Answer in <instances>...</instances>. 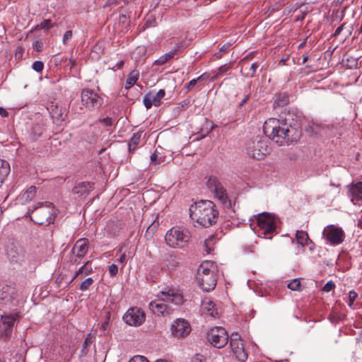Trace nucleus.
<instances>
[{
	"label": "nucleus",
	"mask_w": 362,
	"mask_h": 362,
	"mask_svg": "<svg viewBox=\"0 0 362 362\" xmlns=\"http://www.w3.org/2000/svg\"><path fill=\"white\" fill-rule=\"evenodd\" d=\"M263 131L279 145L296 141L300 135L284 119L269 118L263 125Z\"/></svg>",
	"instance_id": "nucleus-1"
},
{
	"label": "nucleus",
	"mask_w": 362,
	"mask_h": 362,
	"mask_svg": "<svg viewBox=\"0 0 362 362\" xmlns=\"http://www.w3.org/2000/svg\"><path fill=\"white\" fill-rule=\"evenodd\" d=\"M182 303L183 296L178 290L168 288L160 291L158 295V298L149 303L148 308L153 314L166 317L171 315L173 311L170 303L179 305Z\"/></svg>",
	"instance_id": "nucleus-2"
},
{
	"label": "nucleus",
	"mask_w": 362,
	"mask_h": 362,
	"mask_svg": "<svg viewBox=\"0 0 362 362\" xmlns=\"http://www.w3.org/2000/svg\"><path fill=\"white\" fill-rule=\"evenodd\" d=\"M190 218L200 226L208 228L217 222L218 211L210 200H201L189 208Z\"/></svg>",
	"instance_id": "nucleus-3"
},
{
	"label": "nucleus",
	"mask_w": 362,
	"mask_h": 362,
	"mask_svg": "<svg viewBox=\"0 0 362 362\" xmlns=\"http://www.w3.org/2000/svg\"><path fill=\"white\" fill-rule=\"evenodd\" d=\"M196 279L203 291L214 290L216 285L217 278L213 263L210 262L202 263L197 269Z\"/></svg>",
	"instance_id": "nucleus-4"
},
{
	"label": "nucleus",
	"mask_w": 362,
	"mask_h": 362,
	"mask_svg": "<svg viewBox=\"0 0 362 362\" xmlns=\"http://www.w3.org/2000/svg\"><path fill=\"white\" fill-rule=\"evenodd\" d=\"M54 206L52 203H38V206L29 209L28 214L30 219L39 225H49L54 221Z\"/></svg>",
	"instance_id": "nucleus-5"
},
{
	"label": "nucleus",
	"mask_w": 362,
	"mask_h": 362,
	"mask_svg": "<svg viewBox=\"0 0 362 362\" xmlns=\"http://www.w3.org/2000/svg\"><path fill=\"white\" fill-rule=\"evenodd\" d=\"M269 140L267 138L256 136L249 140L245 146L247 155L256 160L263 159L270 151Z\"/></svg>",
	"instance_id": "nucleus-6"
},
{
	"label": "nucleus",
	"mask_w": 362,
	"mask_h": 362,
	"mask_svg": "<svg viewBox=\"0 0 362 362\" xmlns=\"http://www.w3.org/2000/svg\"><path fill=\"white\" fill-rule=\"evenodd\" d=\"M257 235L259 238L272 239V235L276 234V225L275 219L269 214H259L257 217Z\"/></svg>",
	"instance_id": "nucleus-7"
},
{
	"label": "nucleus",
	"mask_w": 362,
	"mask_h": 362,
	"mask_svg": "<svg viewBox=\"0 0 362 362\" xmlns=\"http://www.w3.org/2000/svg\"><path fill=\"white\" fill-rule=\"evenodd\" d=\"M189 237L187 230L179 227H173L167 232L165 240L171 247H183L188 243Z\"/></svg>",
	"instance_id": "nucleus-8"
},
{
	"label": "nucleus",
	"mask_w": 362,
	"mask_h": 362,
	"mask_svg": "<svg viewBox=\"0 0 362 362\" xmlns=\"http://www.w3.org/2000/svg\"><path fill=\"white\" fill-rule=\"evenodd\" d=\"M5 253L11 263L23 264L25 262V251L16 241L9 240L6 245Z\"/></svg>",
	"instance_id": "nucleus-9"
},
{
	"label": "nucleus",
	"mask_w": 362,
	"mask_h": 362,
	"mask_svg": "<svg viewBox=\"0 0 362 362\" xmlns=\"http://www.w3.org/2000/svg\"><path fill=\"white\" fill-rule=\"evenodd\" d=\"M206 185L221 204L227 207L230 206V201L228 199L226 190L216 177H210L207 180Z\"/></svg>",
	"instance_id": "nucleus-10"
},
{
	"label": "nucleus",
	"mask_w": 362,
	"mask_h": 362,
	"mask_svg": "<svg viewBox=\"0 0 362 362\" xmlns=\"http://www.w3.org/2000/svg\"><path fill=\"white\" fill-rule=\"evenodd\" d=\"M322 236L332 245H338L343 243L345 233L341 228L329 225L322 231Z\"/></svg>",
	"instance_id": "nucleus-11"
},
{
	"label": "nucleus",
	"mask_w": 362,
	"mask_h": 362,
	"mask_svg": "<svg viewBox=\"0 0 362 362\" xmlns=\"http://www.w3.org/2000/svg\"><path fill=\"white\" fill-rule=\"evenodd\" d=\"M207 338L211 344L218 349L223 347L228 341V335L225 329L221 327L211 329L208 333Z\"/></svg>",
	"instance_id": "nucleus-12"
},
{
	"label": "nucleus",
	"mask_w": 362,
	"mask_h": 362,
	"mask_svg": "<svg viewBox=\"0 0 362 362\" xmlns=\"http://www.w3.org/2000/svg\"><path fill=\"white\" fill-rule=\"evenodd\" d=\"M124 322L131 326H139L145 320V314L138 308H129L123 316Z\"/></svg>",
	"instance_id": "nucleus-13"
},
{
	"label": "nucleus",
	"mask_w": 362,
	"mask_h": 362,
	"mask_svg": "<svg viewBox=\"0 0 362 362\" xmlns=\"http://www.w3.org/2000/svg\"><path fill=\"white\" fill-rule=\"evenodd\" d=\"M81 97L83 105L89 109L98 107L103 103V99L96 93L89 89H83Z\"/></svg>",
	"instance_id": "nucleus-14"
},
{
	"label": "nucleus",
	"mask_w": 362,
	"mask_h": 362,
	"mask_svg": "<svg viewBox=\"0 0 362 362\" xmlns=\"http://www.w3.org/2000/svg\"><path fill=\"white\" fill-rule=\"evenodd\" d=\"M171 333L176 337H185L191 332L189 323L185 319H177L171 325Z\"/></svg>",
	"instance_id": "nucleus-15"
},
{
	"label": "nucleus",
	"mask_w": 362,
	"mask_h": 362,
	"mask_svg": "<svg viewBox=\"0 0 362 362\" xmlns=\"http://www.w3.org/2000/svg\"><path fill=\"white\" fill-rule=\"evenodd\" d=\"M165 92L163 89L159 90L156 93L149 92L146 93L143 99V103L146 109H150L152 105L158 107L161 104V100L164 98Z\"/></svg>",
	"instance_id": "nucleus-16"
},
{
	"label": "nucleus",
	"mask_w": 362,
	"mask_h": 362,
	"mask_svg": "<svg viewBox=\"0 0 362 362\" xmlns=\"http://www.w3.org/2000/svg\"><path fill=\"white\" fill-rule=\"evenodd\" d=\"M16 320L13 315L1 316L0 320V338L6 339L11 336L12 333V327Z\"/></svg>",
	"instance_id": "nucleus-17"
},
{
	"label": "nucleus",
	"mask_w": 362,
	"mask_h": 362,
	"mask_svg": "<svg viewBox=\"0 0 362 362\" xmlns=\"http://www.w3.org/2000/svg\"><path fill=\"white\" fill-rule=\"evenodd\" d=\"M93 189V184L88 182H82L76 185L72 189V193L77 194L78 197L86 198Z\"/></svg>",
	"instance_id": "nucleus-18"
},
{
	"label": "nucleus",
	"mask_w": 362,
	"mask_h": 362,
	"mask_svg": "<svg viewBox=\"0 0 362 362\" xmlns=\"http://www.w3.org/2000/svg\"><path fill=\"white\" fill-rule=\"evenodd\" d=\"M202 308L203 312L212 317L216 318L219 317V312L216 305L210 298H204L202 302Z\"/></svg>",
	"instance_id": "nucleus-19"
},
{
	"label": "nucleus",
	"mask_w": 362,
	"mask_h": 362,
	"mask_svg": "<svg viewBox=\"0 0 362 362\" xmlns=\"http://www.w3.org/2000/svg\"><path fill=\"white\" fill-rule=\"evenodd\" d=\"M88 240L86 238H81L74 245V250L76 252L78 257H83L88 251Z\"/></svg>",
	"instance_id": "nucleus-20"
},
{
	"label": "nucleus",
	"mask_w": 362,
	"mask_h": 362,
	"mask_svg": "<svg viewBox=\"0 0 362 362\" xmlns=\"http://www.w3.org/2000/svg\"><path fill=\"white\" fill-rule=\"evenodd\" d=\"M37 189L35 186H30L23 194L17 198L21 204H25L33 199L35 197Z\"/></svg>",
	"instance_id": "nucleus-21"
},
{
	"label": "nucleus",
	"mask_w": 362,
	"mask_h": 362,
	"mask_svg": "<svg viewBox=\"0 0 362 362\" xmlns=\"http://www.w3.org/2000/svg\"><path fill=\"white\" fill-rule=\"evenodd\" d=\"M164 263L169 270H175L180 265V258L175 254L169 253L165 255Z\"/></svg>",
	"instance_id": "nucleus-22"
},
{
	"label": "nucleus",
	"mask_w": 362,
	"mask_h": 362,
	"mask_svg": "<svg viewBox=\"0 0 362 362\" xmlns=\"http://www.w3.org/2000/svg\"><path fill=\"white\" fill-rule=\"evenodd\" d=\"M11 171L10 165L8 161L0 159V188L7 178Z\"/></svg>",
	"instance_id": "nucleus-23"
},
{
	"label": "nucleus",
	"mask_w": 362,
	"mask_h": 362,
	"mask_svg": "<svg viewBox=\"0 0 362 362\" xmlns=\"http://www.w3.org/2000/svg\"><path fill=\"white\" fill-rule=\"evenodd\" d=\"M296 239L297 243L302 246L306 245H313L314 246V243L310 239L308 233L304 230H297Z\"/></svg>",
	"instance_id": "nucleus-24"
},
{
	"label": "nucleus",
	"mask_w": 362,
	"mask_h": 362,
	"mask_svg": "<svg viewBox=\"0 0 362 362\" xmlns=\"http://www.w3.org/2000/svg\"><path fill=\"white\" fill-rule=\"evenodd\" d=\"M48 111L52 115V117H55L58 119L64 120L63 115L65 112V109L62 107H59L57 104L52 103L47 107Z\"/></svg>",
	"instance_id": "nucleus-25"
},
{
	"label": "nucleus",
	"mask_w": 362,
	"mask_h": 362,
	"mask_svg": "<svg viewBox=\"0 0 362 362\" xmlns=\"http://www.w3.org/2000/svg\"><path fill=\"white\" fill-rule=\"evenodd\" d=\"M139 77V71L136 69L132 71L127 76L125 83V89L132 88L138 81Z\"/></svg>",
	"instance_id": "nucleus-26"
},
{
	"label": "nucleus",
	"mask_w": 362,
	"mask_h": 362,
	"mask_svg": "<svg viewBox=\"0 0 362 362\" xmlns=\"http://www.w3.org/2000/svg\"><path fill=\"white\" fill-rule=\"evenodd\" d=\"M44 132V125L42 123L34 124L30 130V136L33 140L39 139Z\"/></svg>",
	"instance_id": "nucleus-27"
},
{
	"label": "nucleus",
	"mask_w": 362,
	"mask_h": 362,
	"mask_svg": "<svg viewBox=\"0 0 362 362\" xmlns=\"http://www.w3.org/2000/svg\"><path fill=\"white\" fill-rule=\"evenodd\" d=\"M90 262L88 261L86 262L75 274V275L73 276V278L71 280V282H72L76 277L81 274L84 275H88L93 272V269L90 267Z\"/></svg>",
	"instance_id": "nucleus-28"
},
{
	"label": "nucleus",
	"mask_w": 362,
	"mask_h": 362,
	"mask_svg": "<svg viewBox=\"0 0 362 362\" xmlns=\"http://www.w3.org/2000/svg\"><path fill=\"white\" fill-rule=\"evenodd\" d=\"M351 193L357 199H362V182H357L351 188Z\"/></svg>",
	"instance_id": "nucleus-29"
},
{
	"label": "nucleus",
	"mask_w": 362,
	"mask_h": 362,
	"mask_svg": "<svg viewBox=\"0 0 362 362\" xmlns=\"http://www.w3.org/2000/svg\"><path fill=\"white\" fill-rule=\"evenodd\" d=\"M141 136V132L134 134L129 143V152H133L136 148V146L139 144Z\"/></svg>",
	"instance_id": "nucleus-30"
},
{
	"label": "nucleus",
	"mask_w": 362,
	"mask_h": 362,
	"mask_svg": "<svg viewBox=\"0 0 362 362\" xmlns=\"http://www.w3.org/2000/svg\"><path fill=\"white\" fill-rule=\"evenodd\" d=\"M233 353L240 362H245L247 358V354L244 349L243 345L241 347H239L238 349L234 351Z\"/></svg>",
	"instance_id": "nucleus-31"
},
{
	"label": "nucleus",
	"mask_w": 362,
	"mask_h": 362,
	"mask_svg": "<svg viewBox=\"0 0 362 362\" xmlns=\"http://www.w3.org/2000/svg\"><path fill=\"white\" fill-rule=\"evenodd\" d=\"M322 129L323 127L322 124L317 122H313L311 124L308 126L306 131L310 134H318Z\"/></svg>",
	"instance_id": "nucleus-32"
},
{
	"label": "nucleus",
	"mask_w": 362,
	"mask_h": 362,
	"mask_svg": "<svg viewBox=\"0 0 362 362\" xmlns=\"http://www.w3.org/2000/svg\"><path fill=\"white\" fill-rule=\"evenodd\" d=\"M289 103L288 97L286 94H279L276 95L275 104L276 106L284 107Z\"/></svg>",
	"instance_id": "nucleus-33"
},
{
	"label": "nucleus",
	"mask_w": 362,
	"mask_h": 362,
	"mask_svg": "<svg viewBox=\"0 0 362 362\" xmlns=\"http://www.w3.org/2000/svg\"><path fill=\"white\" fill-rule=\"evenodd\" d=\"M158 217L156 218V219L152 222V223L148 227L146 231V236L147 238H151L158 228L159 226V222L157 220Z\"/></svg>",
	"instance_id": "nucleus-34"
},
{
	"label": "nucleus",
	"mask_w": 362,
	"mask_h": 362,
	"mask_svg": "<svg viewBox=\"0 0 362 362\" xmlns=\"http://www.w3.org/2000/svg\"><path fill=\"white\" fill-rule=\"evenodd\" d=\"M9 288L8 287H3L1 290H0V300L5 301H10L11 300V296L8 293Z\"/></svg>",
	"instance_id": "nucleus-35"
},
{
	"label": "nucleus",
	"mask_w": 362,
	"mask_h": 362,
	"mask_svg": "<svg viewBox=\"0 0 362 362\" xmlns=\"http://www.w3.org/2000/svg\"><path fill=\"white\" fill-rule=\"evenodd\" d=\"M93 279L92 278H87L81 284L80 290L82 291H87L89 288V287L93 284Z\"/></svg>",
	"instance_id": "nucleus-36"
},
{
	"label": "nucleus",
	"mask_w": 362,
	"mask_h": 362,
	"mask_svg": "<svg viewBox=\"0 0 362 362\" xmlns=\"http://www.w3.org/2000/svg\"><path fill=\"white\" fill-rule=\"evenodd\" d=\"M230 345L232 349V351L233 352L236 349H238L239 347H241L243 346V343L240 341V339H238L236 338L231 339L230 341Z\"/></svg>",
	"instance_id": "nucleus-37"
},
{
	"label": "nucleus",
	"mask_w": 362,
	"mask_h": 362,
	"mask_svg": "<svg viewBox=\"0 0 362 362\" xmlns=\"http://www.w3.org/2000/svg\"><path fill=\"white\" fill-rule=\"evenodd\" d=\"M300 287V282L298 279H293L288 284V288L293 291H298Z\"/></svg>",
	"instance_id": "nucleus-38"
},
{
	"label": "nucleus",
	"mask_w": 362,
	"mask_h": 362,
	"mask_svg": "<svg viewBox=\"0 0 362 362\" xmlns=\"http://www.w3.org/2000/svg\"><path fill=\"white\" fill-rule=\"evenodd\" d=\"M213 239H214V237L211 236L209 238H208L205 240L204 250L207 254H209L211 252V251L213 250V248H212Z\"/></svg>",
	"instance_id": "nucleus-39"
},
{
	"label": "nucleus",
	"mask_w": 362,
	"mask_h": 362,
	"mask_svg": "<svg viewBox=\"0 0 362 362\" xmlns=\"http://www.w3.org/2000/svg\"><path fill=\"white\" fill-rule=\"evenodd\" d=\"M259 67V64L257 62H255L251 64L249 71L245 74L247 77H253L255 76V71Z\"/></svg>",
	"instance_id": "nucleus-40"
},
{
	"label": "nucleus",
	"mask_w": 362,
	"mask_h": 362,
	"mask_svg": "<svg viewBox=\"0 0 362 362\" xmlns=\"http://www.w3.org/2000/svg\"><path fill=\"white\" fill-rule=\"evenodd\" d=\"M358 297V294L354 291H351L349 293V306L352 308L356 298Z\"/></svg>",
	"instance_id": "nucleus-41"
},
{
	"label": "nucleus",
	"mask_w": 362,
	"mask_h": 362,
	"mask_svg": "<svg viewBox=\"0 0 362 362\" xmlns=\"http://www.w3.org/2000/svg\"><path fill=\"white\" fill-rule=\"evenodd\" d=\"M32 67L37 72H41L44 68V64L41 61H35L33 64Z\"/></svg>",
	"instance_id": "nucleus-42"
},
{
	"label": "nucleus",
	"mask_w": 362,
	"mask_h": 362,
	"mask_svg": "<svg viewBox=\"0 0 362 362\" xmlns=\"http://www.w3.org/2000/svg\"><path fill=\"white\" fill-rule=\"evenodd\" d=\"M335 287V284L333 281H329L327 283L325 284V285L322 288V291L324 292H329L332 289H334Z\"/></svg>",
	"instance_id": "nucleus-43"
},
{
	"label": "nucleus",
	"mask_w": 362,
	"mask_h": 362,
	"mask_svg": "<svg viewBox=\"0 0 362 362\" xmlns=\"http://www.w3.org/2000/svg\"><path fill=\"white\" fill-rule=\"evenodd\" d=\"M129 362H149V361L144 356H135Z\"/></svg>",
	"instance_id": "nucleus-44"
},
{
	"label": "nucleus",
	"mask_w": 362,
	"mask_h": 362,
	"mask_svg": "<svg viewBox=\"0 0 362 362\" xmlns=\"http://www.w3.org/2000/svg\"><path fill=\"white\" fill-rule=\"evenodd\" d=\"M118 272V267L116 264H112L109 267V273L111 276H115Z\"/></svg>",
	"instance_id": "nucleus-45"
},
{
	"label": "nucleus",
	"mask_w": 362,
	"mask_h": 362,
	"mask_svg": "<svg viewBox=\"0 0 362 362\" xmlns=\"http://www.w3.org/2000/svg\"><path fill=\"white\" fill-rule=\"evenodd\" d=\"M72 37V31L67 30L63 36V43L66 44L67 42Z\"/></svg>",
	"instance_id": "nucleus-46"
},
{
	"label": "nucleus",
	"mask_w": 362,
	"mask_h": 362,
	"mask_svg": "<svg viewBox=\"0 0 362 362\" xmlns=\"http://www.w3.org/2000/svg\"><path fill=\"white\" fill-rule=\"evenodd\" d=\"M50 23H51V21L50 20H45L38 26L40 27V28L49 29L51 27V24Z\"/></svg>",
	"instance_id": "nucleus-47"
},
{
	"label": "nucleus",
	"mask_w": 362,
	"mask_h": 362,
	"mask_svg": "<svg viewBox=\"0 0 362 362\" xmlns=\"http://www.w3.org/2000/svg\"><path fill=\"white\" fill-rule=\"evenodd\" d=\"M167 62L166 61V57H164V55L160 57L157 60L155 61L154 64L156 65H163Z\"/></svg>",
	"instance_id": "nucleus-48"
},
{
	"label": "nucleus",
	"mask_w": 362,
	"mask_h": 362,
	"mask_svg": "<svg viewBox=\"0 0 362 362\" xmlns=\"http://www.w3.org/2000/svg\"><path fill=\"white\" fill-rule=\"evenodd\" d=\"M151 164H158L160 163L158 160V156L156 152L151 156Z\"/></svg>",
	"instance_id": "nucleus-49"
},
{
	"label": "nucleus",
	"mask_w": 362,
	"mask_h": 362,
	"mask_svg": "<svg viewBox=\"0 0 362 362\" xmlns=\"http://www.w3.org/2000/svg\"><path fill=\"white\" fill-rule=\"evenodd\" d=\"M105 126H111L112 124V119L110 117H105L100 120Z\"/></svg>",
	"instance_id": "nucleus-50"
},
{
	"label": "nucleus",
	"mask_w": 362,
	"mask_h": 362,
	"mask_svg": "<svg viewBox=\"0 0 362 362\" xmlns=\"http://www.w3.org/2000/svg\"><path fill=\"white\" fill-rule=\"evenodd\" d=\"M90 344H91V340L89 338H86L83 344L82 351L83 353H86V349L87 348V346H90Z\"/></svg>",
	"instance_id": "nucleus-51"
},
{
	"label": "nucleus",
	"mask_w": 362,
	"mask_h": 362,
	"mask_svg": "<svg viewBox=\"0 0 362 362\" xmlns=\"http://www.w3.org/2000/svg\"><path fill=\"white\" fill-rule=\"evenodd\" d=\"M192 362H204V358L202 355H196L193 357Z\"/></svg>",
	"instance_id": "nucleus-52"
},
{
	"label": "nucleus",
	"mask_w": 362,
	"mask_h": 362,
	"mask_svg": "<svg viewBox=\"0 0 362 362\" xmlns=\"http://www.w3.org/2000/svg\"><path fill=\"white\" fill-rule=\"evenodd\" d=\"M109 320H110V313H107V320L101 325L102 329L105 331L108 327L109 325Z\"/></svg>",
	"instance_id": "nucleus-53"
},
{
	"label": "nucleus",
	"mask_w": 362,
	"mask_h": 362,
	"mask_svg": "<svg viewBox=\"0 0 362 362\" xmlns=\"http://www.w3.org/2000/svg\"><path fill=\"white\" fill-rule=\"evenodd\" d=\"M344 23L339 26L333 34V37H337L342 31Z\"/></svg>",
	"instance_id": "nucleus-54"
},
{
	"label": "nucleus",
	"mask_w": 362,
	"mask_h": 362,
	"mask_svg": "<svg viewBox=\"0 0 362 362\" xmlns=\"http://www.w3.org/2000/svg\"><path fill=\"white\" fill-rule=\"evenodd\" d=\"M175 51H170L168 53L165 54L164 57H166V61L168 62L170 59H171L172 58H173L175 56Z\"/></svg>",
	"instance_id": "nucleus-55"
},
{
	"label": "nucleus",
	"mask_w": 362,
	"mask_h": 362,
	"mask_svg": "<svg viewBox=\"0 0 362 362\" xmlns=\"http://www.w3.org/2000/svg\"><path fill=\"white\" fill-rule=\"evenodd\" d=\"M228 69H229V66H228L227 65L221 66L218 69V75L223 74L224 72H226L227 70H228Z\"/></svg>",
	"instance_id": "nucleus-56"
},
{
	"label": "nucleus",
	"mask_w": 362,
	"mask_h": 362,
	"mask_svg": "<svg viewBox=\"0 0 362 362\" xmlns=\"http://www.w3.org/2000/svg\"><path fill=\"white\" fill-rule=\"evenodd\" d=\"M197 83V80H195V79H192L191 80L187 85V89H191Z\"/></svg>",
	"instance_id": "nucleus-57"
},
{
	"label": "nucleus",
	"mask_w": 362,
	"mask_h": 362,
	"mask_svg": "<svg viewBox=\"0 0 362 362\" xmlns=\"http://www.w3.org/2000/svg\"><path fill=\"white\" fill-rule=\"evenodd\" d=\"M0 115L3 117H7L8 116V112L6 109L0 107Z\"/></svg>",
	"instance_id": "nucleus-58"
},
{
	"label": "nucleus",
	"mask_w": 362,
	"mask_h": 362,
	"mask_svg": "<svg viewBox=\"0 0 362 362\" xmlns=\"http://www.w3.org/2000/svg\"><path fill=\"white\" fill-rule=\"evenodd\" d=\"M126 260H127L126 255L122 254L117 261L121 264H124L126 262Z\"/></svg>",
	"instance_id": "nucleus-59"
},
{
	"label": "nucleus",
	"mask_w": 362,
	"mask_h": 362,
	"mask_svg": "<svg viewBox=\"0 0 362 362\" xmlns=\"http://www.w3.org/2000/svg\"><path fill=\"white\" fill-rule=\"evenodd\" d=\"M250 98V95H246L245 98L243 99V100L239 104V107H242L245 103L247 102V100Z\"/></svg>",
	"instance_id": "nucleus-60"
},
{
	"label": "nucleus",
	"mask_w": 362,
	"mask_h": 362,
	"mask_svg": "<svg viewBox=\"0 0 362 362\" xmlns=\"http://www.w3.org/2000/svg\"><path fill=\"white\" fill-rule=\"evenodd\" d=\"M42 48V42H37L35 43V49L37 51H40Z\"/></svg>",
	"instance_id": "nucleus-61"
},
{
	"label": "nucleus",
	"mask_w": 362,
	"mask_h": 362,
	"mask_svg": "<svg viewBox=\"0 0 362 362\" xmlns=\"http://www.w3.org/2000/svg\"><path fill=\"white\" fill-rule=\"evenodd\" d=\"M124 65V62L123 61H120L119 62H117L115 65V67L117 69H120L122 68Z\"/></svg>",
	"instance_id": "nucleus-62"
},
{
	"label": "nucleus",
	"mask_w": 362,
	"mask_h": 362,
	"mask_svg": "<svg viewBox=\"0 0 362 362\" xmlns=\"http://www.w3.org/2000/svg\"><path fill=\"white\" fill-rule=\"evenodd\" d=\"M227 49H228V46L227 45H223V47H221L220 48V52H226Z\"/></svg>",
	"instance_id": "nucleus-63"
},
{
	"label": "nucleus",
	"mask_w": 362,
	"mask_h": 362,
	"mask_svg": "<svg viewBox=\"0 0 362 362\" xmlns=\"http://www.w3.org/2000/svg\"><path fill=\"white\" fill-rule=\"evenodd\" d=\"M308 56H303V64H305L308 62Z\"/></svg>",
	"instance_id": "nucleus-64"
}]
</instances>
